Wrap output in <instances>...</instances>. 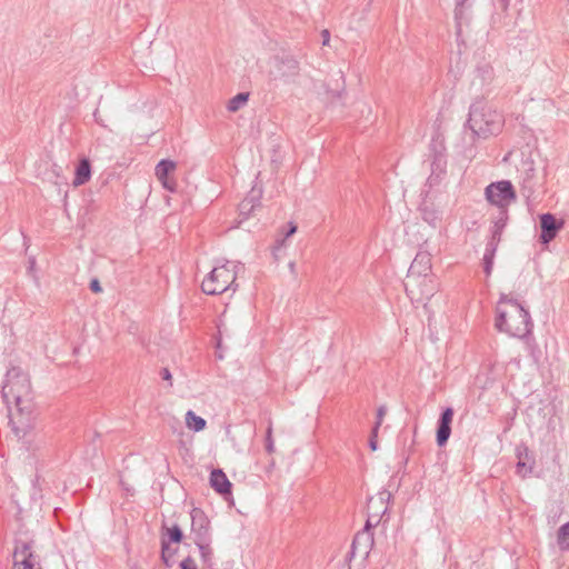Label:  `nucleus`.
Returning a JSON list of instances; mask_svg holds the SVG:
<instances>
[{
	"instance_id": "obj_42",
	"label": "nucleus",
	"mask_w": 569,
	"mask_h": 569,
	"mask_svg": "<svg viewBox=\"0 0 569 569\" xmlns=\"http://www.w3.org/2000/svg\"><path fill=\"white\" fill-rule=\"evenodd\" d=\"M388 510L387 506H383L382 513H386Z\"/></svg>"
},
{
	"instance_id": "obj_6",
	"label": "nucleus",
	"mask_w": 569,
	"mask_h": 569,
	"mask_svg": "<svg viewBox=\"0 0 569 569\" xmlns=\"http://www.w3.org/2000/svg\"><path fill=\"white\" fill-rule=\"evenodd\" d=\"M12 558L13 563L41 569L39 556L34 551V540L27 536L14 539Z\"/></svg>"
},
{
	"instance_id": "obj_23",
	"label": "nucleus",
	"mask_w": 569,
	"mask_h": 569,
	"mask_svg": "<svg viewBox=\"0 0 569 569\" xmlns=\"http://www.w3.org/2000/svg\"><path fill=\"white\" fill-rule=\"evenodd\" d=\"M186 423L189 429H192L193 431H201L206 428V420L199 416H197L192 410H189L186 413Z\"/></svg>"
},
{
	"instance_id": "obj_34",
	"label": "nucleus",
	"mask_w": 569,
	"mask_h": 569,
	"mask_svg": "<svg viewBox=\"0 0 569 569\" xmlns=\"http://www.w3.org/2000/svg\"><path fill=\"white\" fill-rule=\"evenodd\" d=\"M386 412H387V409H386L385 406H380L378 408V410H377V420H376L375 426H373L375 427V431H379V428H380V426H381V423L383 421V417H385Z\"/></svg>"
},
{
	"instance_id": "obj_40",
	"label": "nucleus",
	"mask_w": 569,
	"mask_h": 569,
	"mask_svg": "<svg viewBox=\"0 0 569 569\" xmlns=\"http://www.w3.org/2000/svg\"><path fill=\"white\" fill-rule=\"evenodd\" d=\"M160 375H161V378H162L163 380H168V381H170V380H171V378H172V377H171V373H170V371H169V369H167V368H163V369L161 370Z\"/></svg>"
},
{
	"instance_id": "obj_41",
	"label": "nucleus",
	"mask_w": 569,
	"mask_h": 569,
	"mask_svg": "<svg viewBox=\"0 0 569 569\" xmlns=\"http://www.w3.org/2000/svg\"><path fill=\"white\" fill-rule=\"evenodd\" d=\"M509 1H510V0H500V2H501V7H502L503 9H506V8L508 7V4H509Z\"/></svg>"
},
{
	"instance_id": "obj_24",
	"label": "nucleus",
	"mask_w": 569,
	"mask_h": 569,
	"mask_svg": "<svg viewBox=\"0 0 569 569\" xmlns=\"http://www.w3.org/2000/svg\"><path fill=\"white\" fill-rule=\"evenodd\" d=\"M498 247L492 246V243L486 244V250L483 254V271L487 276L491 274L492 267H493V258L496 254Z\"/></svg>"
},
{
	"instance_id": "obj_28",
	"label": "nucleus",
	"mask_w": 569,
	"mask_h": 569,
	"mask_svg": "<svg viewBox=\"0 0 569 569\" xmlns=\"http://www.w3.org/2000/svg\"><path fill=\"white\" fill-rule=\"evenodd\" d=\"M176 550H172L167 540L161 541V560L167 567H171L170 559L173 557Z\"/></svg>"
},
{
	"instance_id": "obj_4",
	"label": "nucleus",
	"mask_w": 569,
	"mask_h": 569,
	"mask_svg": "<svg viewBox=\"0 0 569 569\" xmlns=\"http://www.w3.org/2000/svg\"><path fill=\"white\" fill-rule=\"evenodd\" d=\"M234 268L236 266H231L230 262L214 267L203 279L201 290L210 296L221 295L228 290L234 292L238 289Z\"/></svg>"
},
{
	"instance_id": "obj_17",
	"label": "nucleus",
	"mask_w": 569,
	"mask_h": 569,
	"mask_svg": "<svg viewBox=\"0 0 569 569\" xmlns=\"http://www.w3.org/2000/svg\"><path fill=\"white\" fill-rule=\"evenodd\" d=\"M210 486L216 492L226 496L231 495L232 483L221 469H213L210 473Z\"/></svg>"
},
{
	"instance_id": "obj_21",
	"label": "nucleus",
	"mask_w": 569,
	"mask_h": 569,
	"mask_svg": "<svg viewBox=\"0 0 569 569\" xmlns=\"http://www.w3.org/2000/svg\"><path fill=\"white\" fill-rule=\"evenodd\" d=\"M260 206V200L256 196L246 197L239 203V211L241 216L248 217L250 216L257 207Z\"/></svg>"
},
{
	"instance_id": "obj_1",
	"label": "nucleus",
	"mask_w": 569,
	"mask_h": 569,
	"mask_svg": "<svg viewBox=\"0 0 569 569\" xmlns=\"http://www.w3.org/2000/svg\"><path fill=\"white\" fill-rule=\"evenodd\" d=\"M495 327L499 332L525 339L531 335L533 322L529 311L517 299L502 293L496 308Z\"/></svg>"
},
{
	"instance_id": "obj_13",
	"label": "nucleus",
	"mask_w": 569,
	"mask_h": 569,
	"mask_svg": "<svg viewBox=\"0 0 569 569\" xmlns=\"http://www.w3.org/2000/svg\"><path fill=\"white\" fill-rule=\"evenodd\" d=\"M373 546V533L368 531H359L355 536L347 559L351 560L356 556L367 558Z\"/></svg>"
},
{
	"instance_id": "obj_7",
	"label": "nucleus",
	"mask_w": 569,
	"mask_h": 569,
	"mask_svg": "<svg viewBox=\"0 0 569 569\" xmlns=\"http://www.w3.org/2000/svg\"><path fill=\"white\" fill-rule=\"evenodd\" d=\"M431 267V254L427 251H419L411 262L406 278V280H409L411 290L416 289L420 277L432 274Z\"/></svg>"
},
{
	"instance_id": "obj_25",
	"label": "nucleus",
	"mask_w": 569,
	"mask_h": 569,
	"mask_svg": "<svg viewBox=\"0 0 569 569\" xmlns=\"http://www.w3.org/2000/svg\"><path fill=\"white\" fill-rule=\"evenodd\" d=\"M248 99H249L248 92H239L238 94H236L233 98H231L229 100V102L227 104V109L230 112H236L247 103Z\"/></svg>"
},
{
	"instance_id": "obj_32",
	"label": "nucleus",
	"mask_w": 569,
	"mask_h": 569,
	"mask_svg": "<svg viewBox=\"0 0 569 569\" xmlns=\"http://www.w3.org/2000/svg\"><path fill=\"white\" fill-rule=\"evenodd\" d=\"M468 0H456L455 18L461 20L465 13V6Z\"/></svg>"
},
{
	"instance_id": "obj_30",
	"label": "nucleus",
	"mask_w": 569,
	"mask_h": 569,
	"mask_svg": "<svg viewBox=\"0 0 569 569\" xmlns=\"http://www.w3.org/2000/svg\"><path fill=\"white\" fill-rule=\"evenodd\" d=\"M266 451L271 455L274 452V442H273V438H272V425L269 423L268 428H267V432H266Z\"/></svg>"
},
{
	"instance_id": "obj_37",
	"label": "nucleus",
	"mask_w": 569,
	"mask_h": 569,
	"mask_svg": "<svg viewBox=\"0 0 569 569\" xmlns=\"http://www.w3.org/2000/svg\"><path fill=\"white\" fill-rule=\"evenodd\" d=\"M90 290L92 292H96V293H99L102 291V288L100 286V282L98 279H92L91 282H90Z\"/></svg>"
},
{
	"instance_id": "obj_35",
	"label": "nucleus",
	"mask_w": 569,
	"mask_h": 569,
	"mask_svg": "<svg viewBox=\"0 0 569 569\" xmlns=\"http://www.w3.org/2000/svg\"><path fill=\"white\" fill-rule=\"evenodd\" d=\"M180 568L181 569H197V565H196L194 559L191 556H188L180 562Z\"/></svg>"
},
{
	"instance_id": "obj_38",
	"label": "nucleus",
	"mask_w": 569,
	"mask_h": 569,
	"mask_svg": "<svg viewBox=\"0 0 569 569\" xmlns=\"http://www.w3.org/2000/svg\"><path fill=\"white\" fill-rule=\"evenodd\" d=\"M322 37V46H328L330 41V32L329 30L325 29L321 31Z\"/></svg>"
},
{
	"instance_id": "obj_31",
	"label": "nucleus",
	"mask_w": 569,
	"mask_h": 569,
	"mask_svg": "<svg viewBox=\"0 0 569 569\" xmlns=\"http://www.w3.org/2000/svg\"><path fill=\"white\" fill-rule=\"evenodd\" d=\"M380 521L379 513L376 512L375 515H369L365 528L361 531H368V533H372L371 529L372 527L377 526Z\"/></svg>"
},
{
	"instance_id": "obj_18",
	"label": "nucleus",
	"mask_w": 569,
	"mask_h": 569,
	"mask_svg": "<svg viewBox=\"0 0 569 569\" xmlns=\"http://www.w3.org/2000/svg\"><path fill=\"white\" fill-rule=\"evenodd\" d=\"M447 160L443 154L437 153L431 162V174L428 178V183L432 187L442 180L446 176Z\"/></svg>"
},
{
	"instance_id": "obj_15",
	"label": "nucleus",
	"mask_w": 569,
	"mask_h": 569,
	"mask_svg": "<svg viewBox=\"0 0 569 569\" xmlns=\"http://www.w3.org/2000/svg\"><path fill=\"white\" fill-rule=\"evenodd\" d=\"M508 220L509 212L506 210L497 212V216L492 218L491 237L487 243H492V246L498 247Z\"/></svg>"
},
{
	"instance_id": "obj_12",
	"label": "nucleus",
	"mask_w": 569,
	"mask_h": 569,
	"mask_svg": "<svg viewBox=\"0 0 569 569\" xmlns=\"http://www.w3.org/2000/svg\"><path fill=\"white\" fill-rule=\"evenodd\" d=\"M541 233L539 240L543 244L551 242L563 228L565 221L558 220L552 213H542L539 217Z\"/></svg>"
},
{
	"instance_id": "obj_22",
	"label": "nucleus",
	"mask_w": 569,
	"mask_h": 569,
	"mask_svg": "<svg viewBox=\"0 0 569 569\" xmlns=\"http://www.w3.org/2000/svg\"><path fill=\"white\" fill-rule=\"evenodd\" d=\"M557 546L560 551H569V521L557 530Z\"/></svg>"
},
{
	"instance_id": "obj_9",
	"label": "nucleus",
	"mask_w": 569,
	"mask_h": 569,
	"mask_svg": "<svg viewBox=\"0 0 569 569\" xmlns=\"http://www.w3.org/2000/svg\"><path fill=\"white\" fill-rule=\"evenodd\" d=\"M191 517V537L193 542H202L211 539L210 521L204 511L200 508H193Z\"/></svg>"
},
{
	"instance_id": "obj_8",
	"label": "nucleus",
	"mask_w": 569,
	"mask_h": 569,
	"mask_svg": "<svg viewBox=\"0 0 569 569\" xmlns=\"http://www.w3.org/2000/svg\"><path fill=\"white\" fill-rule=\"evenodd\" d=\"M299 73V62L292 57H274L269 71L271 80H286Z\"/></svg>"
},
{
	"instance_id": "obj_2",
	"label": "nucleus",
	"mask_w": 569,
	"mask_h": 569,
	"mask_svg": "<svg viewBox=\"0 0 569 569\" xmlns=\"http://www.w3.org/2000/svg\"><path fill=\"white\" fill-rule=\"evenodd\" d=\"M3 401L9 409L10 420L13 421L10 405H16V416L18 422L23 425L28 422L32 413L31 403V382L29 376L19 367H12L7 371L6 383L1 391Z\"/></svg>"
},
{
	"instance_id": "obj_16",
	"label": "nucleus",
	"mask_w": 569,
	"mask_h": 569,
	"mask_svg": "<svg viewBox=\"0 0 569 569\" xmlns=\"http://www.w3.org/2000/svg\"><path fill=\"white\" fill-rule=\"evenodd\" d=\"M517 458L516 472L518 476L525 478L532 472L535 460L529 456V450L525 446L517 448Z\"/></svg>"
},
{
	"instance_id": "obj_10",
	"label": "nucleus",
	"mask_w": 569,
	"mask_h": 569,
	"mask_svg": "<svg viewBox=\"0 0 569 569\" xmlns=\"http://www.w3.org/2000/svg\"><path fill=\"white\" fill-rule=\"evenodd\" d=\"M416 289L409 288V280L405 281V289L410 299L416 300H429L437 290V281L433 274L420 277Z\"/></svg>"
},
{
	"instance_id": "obj_5",
	"label": "nucleus",
	"mask_w": 569,
	"mask_h": 569,
	"mask_svg": "<svg viewBox=\"0 0 569 569\" xmlns=\"http://www.w3.org/2000/svg\"><path fill=\"white\" fill-rule=\"evenodd\" d=\"M486 200L497 207L498 211L509 212V206L517 200V193L509 180L491 182L485 189Z\"/></svg>"
},
{
	"instance_id": "obj_3",
	"label": "nucleus",
	"mask_w": 569,
	"mask_h": 569,
	"mask_svg": "<svg viewBox=\"0 0 569 569\" xmlns=\"http://www.w3.org/2000/svg\"><path fill=\"white\" fill-rule=\"evenodd\" d=\"M471 131L479 138L487 139L501 132L505 119L492 106L476 101L469 109L467 121Z\"/></svg>"
},
{
	"instance_id": "obj_27",
	"label": "nucleus",
	"mask_w": 569,
	"mask_h": 569,
	"mask_svg": "<svg viewBox=\"0 0 569 569\" xmlns=\"http://www.w3.org/2000/svg\"><path fill=\"white\" fill-rule=\"evenodd\" d=\"M167 535H168L167 542H169V545L171 542L179 543V542H181V540L183 538V532L178 525H173L171 528H167Z\"/></svg>"
},
{
	"instance_id": "obj_11",
	"label": "nucleus",
	"mask_w": 569,
	"mask_h": 569,
	"mask_svg": "<svg viewBox=\"0 0 569 569\" xmlns=\"http://www.w3.org/2000/svg\"><path fill=\"white\" fill-rule=\"evenodd\" d=\"M176 170H177V162H174L173 160H169V159H162L156 166L157 179L160 181L162 187L170 192L177 191V188H178L177 180L173 177Z\"/></svg>"
},
{
	"instance_id": "obj_14",
	"label": "nucleus",
	"mask_w": 569,
	"mask_h": 569,
	"mask_svg": "<svg viewBox=\"0 0 569 569\" xmlns=\"http://www.w3.org/2000/svg\"><path fill=\"white\" fill-rule=\"evenodd\" d=\"M453 409L451 407L446 408L440 413L437 423L436 440L439 447H443L451 435V423L453 420Z\"/></svg>"
},
{
	"instance_id": "obj_19",
	"label": "nucleus",
	"mask_w": 569,
	"mask_h": 569,
	"mask_svg": "<svg viewBox=\"0 0 569 569\" xmlns=\"http://www.w3.org/2000/svg\"><path fill=\"white\" fill-rule=\"evenodd\" d=\"M91 178V164L89 159L83 158L79 161L76 168V176L73 179V186H82L87 183Z\"/></svg>"
},
{
	"instance_id": "obj_39",
	"label": "nucleus",
	"mask_w": 569,
	"mask_h": 569,
	"mask_svg": "<svg viewBox=\"0 0 569 569\" xmlns=\"http://www.w3.org/2000/svg\"><path fill=\"white\" fill-rule=\"evenodd\" d=\"M296 231H297V224H295L293 222H289V229L286 232L284 238L292 236L293 233H296Z\"/></svg>"
},
{
	"instance_id": "obj_33",
	"label": "nucleus",
	"mask_w": 569,
	"mask_h": 569,
	"mask_svg": "<svg viewBox=\"0 0 569 569\" xmlns=\"http://www.w3.org/2000/svg\"><path fill=\"white\" fill-rule=\"evenodd\" d=\"M423 220L429 222L430 224H435L438 220V216L435 210H428L427 208L422 209Z\"/></svg>"
},
{
	"instance_id": "obj_29",
	"label": "nucleus",
	"mask_w": 569,
	"mask_h": 569,
	"mask_svg": "<svg viewBox=\"0 0 569 569\" xmlns=\"http://www.w3.org/2000/svg\"><path fill=\"white\" fill-rule=\"evenodd\" d=\"M391 497V493L389 491H382L379 492L378 499L370 498L368 501V509L371 510L375 508L376 503H379L380 506H383L385 500H389Z\"/></svg>"
},
{
	"instance_id": "obj_26",
	"label": "nucleus",
	"mask_w": 569,
	"mask_h": 569,
	"mask_svg": "<svg viewBox=\"0 0 569 569\" xmlns=\"http://www.w3.org/2000/svg\"><path fill=\"white\" fill-rule=\"evenodd\" d=\"M478 77L482 82L490 83L493 79V68L489 63H483L477 68Z\"/></svg>"
},
{
	"instance_id": "obj_20",
	"label": "nucleus",
	"mask_w": 569,
	"mask_h": 569,
	"mask_svg": "<svg viewBox=\"0 0 569 569\" xmlns=\"http://www.w3.org/2000/svg\"><path fill=\"white\" fill-rule=\"evenodd\" d=\"M194 545L199 548L203 567L211 569L213 567V550L211 548V539L202 542H194Z\"/></svg>"
},
{
	"instance_id": "obj_36",
	"label": "nucleus",
	"mask_w": 569,
	"mask_h": 569,
	"mask_svg": "<svg viewBox=\"0 0 569 569\" xmlns=\"http://www.w3.org/2000/svg\"><path fill=\"white\" fill-rule=\"evenodd\" d=\"M377 437H378V431H375V427H373L371 430L370 438H369V447L373 451L377 450V448H378Z\"/></svg>"
}]
</instances>
